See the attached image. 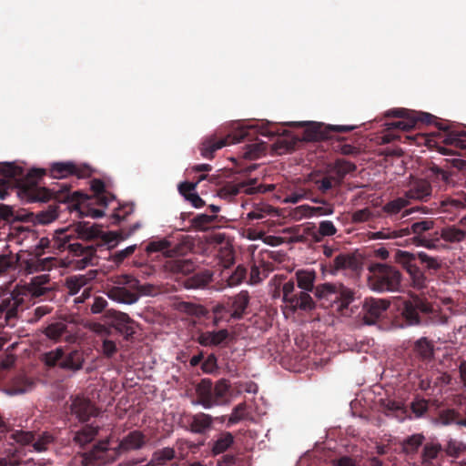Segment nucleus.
I'll use <instances>...</instances> for the list:
<instances>
[{
  "label": "nucleus",
  "instance_id": "obj_1",
  "mask_svg": "<svg viewBox=\"0 0 466 466\" xmlns=\"http://www.w3.org/2000/svg\"><path fill=\"white\" fill-rule=\"evenodd\" d=\"M46 174L45 169L34 168L29 171L28 183H24L21 187L20 195L22 199L27 202L48 201L53 196L61 203L67 204L70 212H76L79 218L90 217L93 218H102L105 212L101 209L90 207L86 203L88 197L80 191L70 192V186L63 184L60 189H47L37 185V179L43 177Z\"/></svg>",
  "mask_w": 466,
  "mask_h": 466
},
{
  "label": "nucleus",
  "instance_id": "obj_2",
  "mask_svg": "<svg viewBox=\"0 0 466 466\" xmlns=\"http://www.w3.org/2000/svg\"><path fill=\"white\" fill-rule=\"evenodd\" d=\"M422 124L434 125L439 131L420 136L419 144L423 143L442 155H453L455 149H466V136L451 132L448 124L439 122L438 118L430 113H418L413 116L390 122L388 124V129L408 131Z\"/></svg>",
  "mask_w": 466,
  "mask_h": 466
},
{
  "label": "nucleus",
  "instance_id": "obj_3",
  "mask_svg": "<svg viewBox=\"0 0 466 466\" xmlns=\"http://www.w3.org/2000/svg\"><path fill=\"white\" fill-rule=\"evenodd\" d=\"M298 287L300 291H313L315 296L336 306V310L341 316H350L352 309L350 305L354 300V291L342 283H323L314 288L316 273L313 270L299 269L295 273Z\"/></svg>",
  "mask_w": 466,
  "mask_h": 466
},
{
  "label": "nucleus",
  "instance_id": "obj_4",
  "mask_svg": "<svg viewBox=\"0 0 466 466\" xmlns=\"http://www.w3.org/2000/svg\"><path fill=\"white\" fill-rule=\"evenodd\" d=\"M287 134L288 131L282 129V127L277 124L267 122L250 125L241 127L225 137H208L201 143L199 150L203 157L211 159L214 157L215 151L229 144L239 143L245 139L252 140L257 135L273 137L276 136H286Z\"/></svg>",
  "mask_w": 466,
  "mask_h": 466
},
{
  "label": "nucleus",
  "instance_id": "obj_5",
  "mask_svg": "<svg viewBox=\"0 0 466 466\" xmlns=\"http://www.w3.org/2000/svg\"><path fill=\"white\" fill-rule=\"evenodd\" d=\"M395 258L407 271L412 287L417 289H422L427 285V278L420 269V265L429 271H437L441 268L440 260L437 258L429 256L425 252L410 253L398 250Z\"/></svg>",
  "mask_w": 466,
  "mask_h": 466
},
{
  "label": "nucleus",
  "instance_id": "obj_6",
  "mask_svg": "<svg viewBox=\"0 0 466 466\" xmlns=\"http://www.w3.org/2000/svg\"><path fill=\"white\" fill-rule=\"evenodd\" d=\"M42 361L49 369L58 367L75 373L82 370L85 358L84 352L80 350L58 347L44 353Z\"/></svg>",
  "mask_w": 466,
  "mask_h": 466
},
{
  "label": "nucleus",
  "instance_id": "obj_7",
  "mask_svg": "<svg viewBox=\"0 0 466 466\" xmlns=\"http://www.w3.org/2000/svg\"><path fill=\"white\" fill-rule=\"evenodd\" d=\"M369 287L378 292H393L399 290L401 273L396 268L386 264H375L370 268Z\"/></svg>",
  "mask_w": 466,
  "mask_h": 466
},
{
  "label": "nucleus",
  "instance_id": "obj_8",
  "mask_svg": "<svg viewBox=\"0 0 466 466\" xmlns=\"http://www.w3.org/2000/svg\"><path fill=\"white\" fill-rule=\"evenodd\" d=\"M230 384L228 380L220 379L215 385L210 379H202L197 385L198 403L205 409L224 404Z\"/></svg>",
  "mask_w": 466,
  "mask_h": 466
},
{
  "label": "nucleus",
  "instance_id": "obj_9",
  "mask_svg": "<svg viewBox=\"0 0 466 466\" xmlns=\"http://www.w3.org/2000/svg\"><path fill=\"white\" fill-rule=\"evenodd\" d=\"M402 319L408 326L427 325L432 308L429 302L419 296L402 300L400 305Z\"/></svg>",
  "mask_w": 466,
  "mask_h": 466
},
{
  "label": "nucleus",
  "instance_id": "obj_10",
  "mask_svg": "<svg viewBox=\"0 0 466 466\" xmlns=\"http://www.w3.org/2000/svg\"><path fill=\"white\" fill-rule=\"evenodd\" d=\"M116 447H109V440L100 441L93 448L84 452L81 462L84 466H106L119 457Z\"/></svg>",
  "mask_w": 466,
  "mask_h": 466
},
{
  "label": "nucleus",
  "instance_id": "obj_11",
  "mask_svg": "<svg viewBox=\"0 0 466 466\" xmlns=\"http://www.w3.org/2000/svg\"><path fill=\"white\" fill-rule=\"evenodd\" d=\"M0 175H3V177L0 178V199H5V197L9 194L8 190L12 189L14 190L13 184L14 182L12 180H15L17 183V195L21 198L20 190L21 187L24 183H28V176L29 172L26 174L25 179H22L24 177V169L16 166L13 163H5L0 164Z\"/></svg>",
  "mask_w": 466,
  "mask_h": 466
},
{
  "label": "nucleus",
  "instance_id": "obj_12",
  "mask_svg": "<svg viewBox=\"0 0 466 466\" xmlns=\"http://www.w3.org/2000/svg\"><path fill=\"white\" fill-rule=\"evenodd\" d=\"M299 125L307 127L302 137L306 141L329 139L332 137L331 132H350L356 127L348 125H324L317 122L299 123Z\"/></svg>",
  "mask_w": 466,
  "mask_h": 466
},
{
  "label": "nucleus",
  "instance_id": "obj_13",
  "mask_svg": "<svg viewBox=\"0 0 466 466\" xmlns=\"http://www.w3.org/2000/svg\"><path fill=\"white\" fill-rule=\"evenodd\" d=\"M283 301L288 303L294 310L300 309L310 311L315 309L316 304L309 293L306 291H295V283L292 279L288 280L282 287Z\"/></svg>",
  "mask_w": 466,
  "mask_h": 466
},
{
  "label": "nucleus",
  "instance_id": "obj_14",
  "mask_svg": "<svg viewBox=\"0 0 466 466\" xmlns=\"http://www.w3.org/2000/svg\"><path fill=\"white\" fill-rule=\"evenodd\" d=\"M106 323L114 328L126 339H129L136 332V322L127 314L115 309L105 311Z\"/></svg>",
  "mask_w": 466,
  "mask_h": 466
},
{
  "label": "nucleus",
  "instance_id": "obj_15",
  "mask_svg": "<svg viewBox=\"0 0 466 466\" xmlns=\"http://www.w3.org/2000/svg\"><path fill=\"white\" fill-rule=\"evenodd\" d=\"M389 307L390 302L385 299L366 298L361 309L364 323L367 325L375 324Z\"/></svg>",
  "mask_w": 466,
  "mask_h": 466
},
{
  "label": "nucleus",
  "instance_id": "obj_16",
  "mask_svg": "<svg viewBox=\"0 0 466 466\" xmlns=\"http://www.w3.org/2000/svg\"><path fill=\"white\" fill-rule=\"evenodd\" d=\"M50 176L53 178H65L69 176H76L85 178L91 175V169L87 166H78L74 162H56L51 165Z\"/></svg>",
  "mask_w": 466,
  "mask_h": 466
},
{
  "label": "nucleus",
  "instance_id": "obj_17",
  "mask_svg": "<svg viewBox=\"0 0 466 466\" xmlns=\"http://www.w3.org/2000/svg\"><path fill=\"white\" fill-rule=\"evenodd\" d=\"M62 239L64 240L63 247L69 249L75 256L80 257L76 260V266L77 268H85L88 265L93 264V259L96 257V248L93 246H84L79 242L70 243L69 237L64 235Z\"/></svg>",
  "mask_w": 466,
  "mask_h": 466
},
{
  "label": "nucleus",
  "instance_id": "obj_18",
  "mask_svg": "<svg viewBox=\"0 0 466 466\" xmlns=\"http://www.w3.org/2000/svg\"><path fill=\"white\" fill-rule=\"evenodd\" d=\"M434 222L431 219L413 222L411 225L400 228V238L413 235L412 240L418 246L430 247L431 240L423 234L433 228Z\"/></svg>",
  "mask_w": 466,
  "mask_h": 466
},
{
  "label": "nucleus",
  "instance_id": "obj_19",
  "mask_svg": "<svg viewBox=\"0 0 466 466\" xmlns=\"http://www.w3.org/2000/svg\"><path fill=\"white\" fill-rule=\"evenodd\" d=\"M250 296L247 290H241L235 296L228 297L224 307L229 313L230 318L241 319L248 313Z\"/></svg>",
  "mask_w": 466,
  "mask_h": 466
},
{
  "label": "nucleus",
  "instance_id": "obj_20",
  "mask_svg": "<svg viewBox=\"0 0 466 466\" xmlns=\"http://www.w3.org/2000/svg\"><path fill=\"white\" fill-rule=\"evenodd\" d=\"M432 194L431 184L424 178H415L410 181L404 194L407 200L428 201Z\"/></svg>",
  "mask_w": 466,
  "mask_h": 466
},
{
  "label": "nucleus",
  "instance_id": "obj_21",
  "mask_svg": "<svg viewBox=\"0 0 466 466\" xmlns=\"http://www.w3.org/2000/svg\"><path fill=\"white\" fill-rule=\"evenodd\" d=\"M256 178H249L240 182H228L219 189V196L224 198H230L241 192L248 195L256 193Z\"/></svg>",
  "mask_w": 466,
  "mask_h": 466
},
{
  "label": "nucleus",
  "instance_id": "obj_22",
  "mask_svg": "<svg viewBox=\"0 0 466 466\" xmlns=\"http://www.w3.org/2000/svg\"><path fill=\"white\" fill-rule=\"evenodd\" d=\"M329 268L332 274L341 270L357 272L361 268V262L354 254L340 253L334 258Z\"/></svg>",
  "mask_w": 466,
  "mask_h": 466
},
{
  "label": "nucleus",
  "instance_id": "obj_23",
  "mask_svg": "<svg viewBox=\"0 0 466 466\" xmlns=\"http://www.w3.org/2000/svg\"><path fill=\"white\" fill-rule=\"evenodd\" d=\"M309 187H312V193L315 191L320 194H328L335 187H339L338 183L329 171L325 174H311L307 180Z\"/></svg>",
  "mask_w": 466,
  "mask_h": 466
},
{
  "label": "nucleus",
  "instance_id": "obj_24",
  "mask_svg": "<svg viewBox=\"0 0 466 466\" xmlns=\"http://www.w3.org/2000/svg\"><path fill=\"white\" fill-rule=\"evenodd\" d=\"M70 409L71 412L83 422L98 413L97 409L89 400L81 397H76L73 400Z\"/></svg>",
  "mask_w": 466,
  "mask_h": 466
},
{
  "label": "nucleus",
  "instance_id": "obj_25",
  "mask_svg": "<svg viewBox=\"0 0 466 466\" xmlns=\"http://www.w3.org/2000/svg\"><path fill=\"white\" fill-rule=\"evenodd\" d=\"M147 438L140 431H132L126 435L116 446L119 455L122 453L137 451L144 447Z\"/></svg>",
  "mask_w": 466,
  "mask_h": 466
},
{
  "label": "nucleus",
  "instance_id": "obj_26",
  "mask_svg": "<svg viewBox=\"0 0 466 466\" xmlns=\"http://www.w3.org/2000/svg\"><path fill=\"white\" fill-rule=\"evenodd\" d=\"M181 245L172 246L171 241L167 238H160L150 241L145 248L147 254L162 252L166 258H173L181 253Z\"/></svg>",
  "mask_w": 466,
  "mask_h": 466
},
{
  "label": "nucleus",
  "instance_id": "obj_27",
  "mask_svg": "<svg viewBox=\"0 0 466 466\" xmlns=\"http://www.w3.org/2000/svg\"><path fill=\"white\" fill-rule=\"evenodd\" d=\"M164 264L165 270L175 275H187L195 270V263L190 258H168Z\"/></svg>",
  "mask_w": 466,
  "mask_h": 466
},
{
  "label": "nucleus",
  "instance_id": "obj_28",
  "mask_svg": "<svg viewBox=\"0 0 466 466\" xmlns=\"http://www.w3.org/2000/svg\"><path fill=\"white\" fill-rule=\"evenodd\" d=\"M228 337V329H222L218 331L201 332L197 340L204 347H217L225 344Z\"/></svg>",
  "mask_w": 466,
  "mask_h": 466
},
{
  "label": "nucleus",
  "instance_id": "obj_29",
  "mask_svg": "<svg viewBox=\"0 0 466 466\" xmlns=\"http://www.w3.org/2000/svg\"><path fill=\"white\" fill-rule=\"evenodd\" d=\"M303 199H309L316 203L320 202V200L313 197L312 187L309 186L308 181H305L302 186L297 187L288 193L284 202L296 204Z\"/></svg>",
  "mask_w": 466,
  "mask_h": 466
},
{
  "label": "nucleus",
  "instance_id": "obj_30",
  "mask_svg": "<svg viewBox=\"0 0 466 466\" xmlns=\"http://www.w3.org/2000/svg\"><path fill=\"white\" fill-rule=\"evenodd\" d=\"M106 295L112 300L124 304H133L137 301L139 296L137 293L128 289L126 287H112L110 288Z\"/></svg>",
  "mask_w": 466,
  "mask_h": 466
},
{
  "label": "nucleus",
  "instance_id": "obj_31",
  "mask_svg": "<svg viewBox=\"0 0 466 466\" xmlns=\"http://www.w3.org/2000/svg\"><path fill=\"white\" fill-rule=\"evenodd\" d=\"M212 423L213 418L211 415L199 412L192 417L189 427L192 432L204 434L211 429Z\"/></svg>",
  "mask_w": 466,
  "mask_h": 466
},
{
  "label": "nucleus",
  "instance_id": "obj_32",
  "mask_svg": "<svg viewBox=\"0 0 466 466\" xmlns=\"http://www.w3.org/2000/svg\"><path fill=\"white\" fill-rule=\"evenodd\" d=\"M356 170V165L345 159H338L334 166L329 170L339 186L345 177Z\"/></svg>",
  "mask_w": 466,
  "mask_h": 466
},
{
  "label": "nucleus",
  "instance_id": "obj_33",
  "mask_svg": "<svg viewBox=\"0 0 466 466\" xmlns=\"http://www.w3.org/2000/svg\"><path fill=\"white\" fill-rule=\"evenodd\" d=\"M212 273L206 269L195 273L185 281L187 289H201L206 287L212 280Z\"/></svg>",
  "mask_w": 466,
  "mask_h": 466
},
{
  "label": "nucleus",
  "instance_id": "obj_34",
  "mask_svg": "<svg viewBox=\"0 0 466 466\" xmlns=\"http://www.w3.org/2000/svg\"><path fill=\"white\" fill-rule=\"evenodd\" d=\"M98 426L85 425L80 431H76L74 436V441L81 447L91 442L98 432Z\"/></svg>",
  "mask_w": 466,
  "mask_h": 466
},
{
  "label": "nucleus",
  "instance_id": "obj_35",
  "mask_svg": "<svg viewBox=\"0 0 466 466\" xmlns=\"http://www.w3.org/2000/svg\"><path fill=\"white\" fill-rule=\"evenodd\" d=\"M76 231L82 239L91 240L100 237L102 230L97 225L90 224L89 222H79L76 226Z\"/></svg>",
  "mask_w": 466,
  "mask_h": 466
},
{
  "label": "nucleus",
  "instance_id": "obj_36",
  "mask_svg": "<svg viewBox=\"0 0 466 466\" xmlns=\"http://www.w3.org/2000/svg\"><path fill=\"white\" fill-rule=\"evenodd\" d=\"M176 457V451L173 448L166 447L154 451L148 466H162Z\"/></svg>",
  "mask_w": 466,
  "mask_h": 466
},
{
  "label": "nucleus",
  "instance_id": "obj_37",
  "mask_svg": "<svg viewBox=\"0 0 466 466\" xmlns=\"http://www.w3.org/2000/svg\"><path fill=\"white\" fill-rule=\"evenodd\" d=\"M234 443V436L228 431L221 432L214 441L211 451L214 456L225 452Z\"/></svg>",
  "mask_w": 466,
  "mask_h": 466
},
{
  "label": "nucleus",
  "instance_id": "obj_38",
  "mask_svg": "<svg viewBox=\"0 0 466 466\" xmlns=\"http://www.w3.org/2000/svg\"><path fill=\"white\" fill-rule=\"evenodd\" d=\"M66 332L67 325L63 320H57L48 324L44 330L45 335L53 340L60 339Z\"/></svg>",
  "mask_w": 466,
  "mask_h": 466
},
{
  "label": "nucleus",
  "instance_id": "obj_39",
  "mask_svg": "<svg viewBox=\"0 0 466 466\" xmlns=\"http://www.w3.org/2000/svg\"><path fill=\"white\" fill-rule=\"evenodd\" d=\"M443 451L442 446L438 442H427L424 444L421 458L424 463H431Z\"/></svg>",
  "mask_w": 466,
  "mask_h": 466
},
{
  "label": "nucleus",
  "instance_id": "obj_40",
  "mask_svg": "<svg viewBox=\"0 0 466 466\" xmlns=\"http://www.w3.org/2000/svg\"><path fill=\"white\" fill-rule=\"evenodd\" d=\"M441 237L444 241L456 243L461 242L466 238V231L456 228L455 226L442 228Z\"/></svg>",
  "mask_w": 466,
  "mask_h": 466
},
{
  "label": "nucleus",
  "instance_id": "obj_41",
  "mask_svg": "<svg viewBox=\"0 0 466 466\" xmlns=\"http://www.w3.org/2000/svg\"><path fill=\"white\" fill-rule=\"evenodd\" d=\"M425 437L422 434H413L402 441L401 447L406 454H415L422 445Z\"/></svg>",
  "mask_w": 466,
  "mask_h": 466
},
{
  "label": "nucleus",
  "instance_id": "obj_42",
  "mask_svg": "<svg viewBox=\"0 0 466 466\" xmlns=\"http://www.w3.org/2000/svg\"><path fill=\"white\" fill-rule=\"evenodd\" d=\"M50 281L49 275H40L32 279L30 290L34 296L40 297L49 289L46 287Z\"/></svg>",
  "mask_w": 466,
  "mask_h": 466
},
{
  "label": "nucleus",
  "instance_id": "obj_43",
  "mask_svg": "<svg viewBox=\"0 0 466 466\" xmlns=\"http://www.w3.org/2000/svg\"><path fill=\"white\" fill-rule=\"evenodd\" d=\"M414 350L423 360L433 357V345L426 338H420L415 342Z\"/></svg>",
  "mask_w": 466,
  "mask_h": 466
},
{
  "label": "nucleus",
  "instance_id": "obj_44",
  "mask_svg": "<svg viewBox=\"0 0 466 466\" xmlns=\"http://www.w3.org/2000/svg\"><path fill=\"white\" fill-rule=\"evenodd\" d=\"M461 191H458L454 194L453 197L447 198L441 201V207L444 211L451 212L455 210H463L464 203L461 198Z\"/></svg>",
  "mask_w": 466,
  "mask_h": 466
},
{
  "label": "nucleus",
  "instance_id": "obj_45",
  "mask_svg": "<svg viewBox=\"0 0 466 466\" xmlns=\"http://www.w3.org/2000/svg\"><path fill=\"white\" fill-rule=\"evenodd\" d=\"M409 201L404 197L397 198L387 204H385L382 208V210L389 215H396L401 211L402 208L409 205Z\"/></svg>",
  "mask_w": 466,
  "mask_h": 466
},
{
  "label": "nucleus",
  "instance_id": "obj_46",
  "mask_svg": "<svg viewBox=\"0 0 466 466\" xmlns=\"http://www.w3.org/2000/svg\"><path fill=\"white\" fill-rule=\"evenodd\" d=\"M466 451V444L456 440H450L443 448V451L449 457L458 458Z\"/></svg>",
  "mask_w": 466,
  "mask_h": 466
},
{
  "label": "nucleus",
  "instance_id": "obj_47",
  "mask_svg": "<svg viewBox=\"0 0 466 466\" xmlns=\"http://www.w3.org/2000/svg\"><path fill=\"white\" fill-rule=\"evenodd\" d=\"M337 233V228L332 221L323 220L319 225L318 233L315 235L316 241H320V237H330Z\"/></svg>",
  "mask_w": 466,
  "mask_h": 466
},
{
  "label": "nucleus",
  "instance_id": "obj_48",
  "mask_svg": "<svg viewBox=\"0 0 466 466\" xmlns=\"http://www.w3.org/2000/svg\"><path fill=\"white\" fill-rule=\"evenodd\" d=\"M216 219V215L199 214L193 218L192 222L197 228L206 230Z\"/></svg>",
  "mask_w": 466,
  "mask_h": 466
},
{
  "label": "nucleus",
  "instance_id": "obj_49",
  "mask_svg": "<svg viewBox=\"0 0 466 466\" xmlns=\"http://www.w3.org/2000/svg\"><path fill=\"white\" fill-rule=\"evenodd\" d=\"M54 442V437L45 432L33 441L34 450L42 452L48 449V446Z\"/></svg>",
  "mask_w": 466,
  "mask_h": 466
},
{
  "label": "nucleus",
  "instance_id": "obj_50",
  "mask_svg": "<svg viewBox=\"0 0 466 466\" xmlns=\"http://www.w3.org/2000/svg\"><path fill=\"white\" fill-rule=\"evenodd\" d=\"M410 409L416 417H421L427 412L429 402L425 399H415L410 404Z\"/></svg>",
  "mask_w": 466,
  "mask_h": 466
},
{
  "label": "nucleus",
  "instance_id": "obj_51",
  "mask_svg": "<svg viewBox=\"0 0 466 466\" xmlns=\"http://www.w3.org/2000/svg\"><path fill=\"white\" fill-rule=\"evenodd\" d=\"M264 150V144H249L247 146L246 151L243 153V157L248 159H255L258 158Z\"/></svg>",
  "mask_w": 466,
  "mask_h": 466
},
{
  "label": "nucleus",
  "instance_id": "obj_52",
  "mask_svg": "<svg viewBox=\"0 0 466 466\" xmlns=\"http://www.w3.org/2000/svg\"><path fill=\"white\" fill-rule=\"evenodd\" d=\"M207 177V175H201L199 176V177L198 178V181L196 183H191V182H183L181 183L179 186H178V190H179V193L185 197V198L187 199V197H189V195H192L197 187V184L202 180H204L205 178Z\"/></svg>",
  "mask_w": 466,
  "mask_h": 466
},
{
  "label": "nucleus",
  "instance_id": "obj_53",
  "mask_svg": "<svg viewBox=\"0 0 466 466\" xmlns=\"http://www.w3.org/2000/svg\"><path fill=\"white\" fill-rule=\"evenodd\" d=\"M246 276L247 268L243 266H238L228 279L229 286L240 284L246 279Z\"/></svg>",
  "mask_w": 466,
  "mask_h": 466
},
{
  "label": "nucleus",
  "instance_id": "obj_54",
  "mask_svg": "<svg viewBox=\"0 0 466 466\" xmlns=\"http://www.w3.org/2000/svg\"><path fill=\"white\" fill-rule=\"evenodd\" d=\"M400 238V229L396 230H380L376 232H372L370 238L372 239H388V238Z\"/></svg>",
  "mask_w": 466,
  "mask_h": 466
},
{
  "label": "nucleus",
  "instance_id": "obj_55",
  "mask_svg": "<svg viewBox=\"0 0 466 466\" xmlns=\"http://www.w3.org/2000/svg\"><path fill=\"white\" fill-rule=\"evenodd\" d=\"M419 112L409 110L406 108H393L386 112V116H392L398 118H407L417 115Z\"/></svg>",
  "mask_w": 466,
  "mask_h": 466
},
{
  "label": "nucleus",
  "instance_id": "obj_56",
  "mask_svg": "<svg viewBox=\"0 0 466 466\" xmlns=\"http://www.w3.org/2000/svg\"><path fill=\"white\" fill-rule=\"evenodd\" d=\"M218 369V360L214 354H210L202 362L201 370L205 373H213Z\"/></svg>",
  "mask_w": 466,
  "mask_h": 466
},
{
  "label": "nucleus",
  "instance_id": "obj_57",
  "mask_svg": "<svg viewBox=\"0 0 466 466\" xmlns=\"http://www.w3.org/2000/svg\"><path fill=\"white\" fill-rule=\"evenodd\" d=\"M179 309L195 316H199L203 313V308L201 306L190 302L180 303Z\"/></svg>",
  "mask_w": 466,
  "mask_h": 466
},
{
  "label": "nucleus",
  "instance_id": "obj_58",
  "mask_svg": "<svg viewBox=\"0 0 466 466\" xmlns=\"http://www.w3.org/2000/svg\"><path fill=\"white\" fill-rule=\"evenodd\" d=\"M117 352V347L115 341L105 339L102 342V353L105 357L110 359Z\"/></svg>",
  "mask_w": 466,
  "mask_h": 466
},
{
  "label": "nucleus",
  "instance_id": "obj_59",
  "mask_svg": "<svg viewBox=\"0 0 466 466\" xmlns=\"http://www.w3.org/2000/svg\"><path fill=\"white\" fill-rule=\"evenodd\" d=\"M98 270L90 269L85 274L74 275V277L77 279L82 287H85L86 285L89 284L92 280H94L96 278Z\"/></svg>",
  "mask_w": 466,
  "mask_h": 466
},
{
  "label": "nucleus",
  "instance_id": "obj_60",
  "mask_svg": "<svg viewBox=\"0 0 466 466\" xmlns=\"http://www.w3.org/2000/svg\"><path fill=\"white\" fill-rule=\"evenodd\" d=\"M137 248L136 245L129 246L122 250L116 251L114 254V260L117 263L123 262L127 258L131 256Z\"/></svg>",
  "mask_w": 466,
  "mask_h": 466
},
{
  "label": "nucleus",
  "instance_id": "obj_61",
  "mask_svg": "<svg viewBox=\"0 0 466 466\" xmlns=\"http://www.w3.org/2000/svg\"><path fill=\"white\" fill-rule=\"evenodd\" d=\"M371 218V211L369 208H362L352 214V221L355 223L366 222Z\"/></svg>",
  "mask_w": 466,
  "mask_h": 466
},
{
  "label": "nucleus",
  "instance_id": "obj_62",
  "mask_svg": "<svg viewBox=\"0 0 466 466\" xmlns=\"http://www.w3.org/2000/svg\"><path fill=\"white\" fill-rule=\"evenodd\" d=\"M13 437L15 441L22 444H29L35 441V436L29 431H15Z\"/></svg>",
  "mask_w": 466,
  "mask_h": 466
},
{
  "label": "nucleus",
  "instance_id": "obj_63",
  "mask_svg": "<svg viewBox=\"0 0 466 466\" xmlns=\"http://www.w3.org/2000/svg\"><path fill=\"white\" fill-rule=\"evenodd\" d=\"M107 306V301L103 297H96L94 302L90 307V310L93 314H98L103 312Z\"/></svg>",
  "mask_w": 466,
  "mask_h": 466
},
{
  "label": "nucleus",
  "instance_id": "obj_64",
  "mask_svg": "<svg viewBox=\"0 0 466 466\" xmlns=\"http://www.w3.org/2000/svg\"><path fill=\"white\" fill-rule=\"evenodd\" d=\"M66 286L68 289L69 294L71 295L76 294L80 290V289L83 288L80 285V282L77 280V279L75 278L74 276L66 278Z\"/></svg>",
  "mask_w": 466,
  "mask_h": 466
}]
</instances>
